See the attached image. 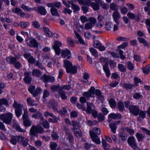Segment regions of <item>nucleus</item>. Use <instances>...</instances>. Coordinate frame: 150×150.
<instances>
[{"label":"nucleus","instance_id":"37","mask_svg":"<svg viewBox=\"0 0 150 150\" xmlns=\"http://www.w3.org/2000/svg\"><path fill=\"white\" fill-rule=\"evenodd\" d=\"M64 67L65 68L66 70V69H67L72 65V64L71 62L69 61L67 59L64 60Z\"/></svg>","mask_w":150,"mask_h":150},{"label":"nucleus","instance_id":"26","mask_svg":"<svg viewBox=\"0 0 150 150\" xmlns=\"http://www.w3.org/2000/svg\"><path fill=\"white\" fill-rule=\"evenodd\" d=\"M118 137L121 141H126L127 138V135L124 132H120L118 134Z\"/></svg>","mask_w":150,"mask_h":150},{"label":"nucleus","instance_id":"19","mask_svg":"<svg viewBox=\"0 0 150 150\" xmlns=\"http://www.w3.org/2000/svg\"><path fill=\"white\" fill-rule=\"evenodd\" d=\"M50 89L52 91L53 93L57 92L60 91L61 89L62 90V87L60 86L59 84L57 85H52L50 87Z\"/></svg>","mask_w":150,"mask_h":150},{"label":"nucleus","instance_id":"57","mask_svg":"<svg viewBox=\"0 0 150 150\" xmlns=\"http://www.w3.org/2000/svg\"><path fill=\"white\" fill-rule=\"evenodd\" d=\"M110 8L112 10L114 11H118V8L117 6L114 3H111L110 4Z\"/></svg>","mask_w":150,"mask_h":150},{"label":"nucleus","instance_id":"36","mask_svg":"<svg viewBox=\"0 0 150 150\" xmlns=\"http://www.w3.org/2000/svg\"><path fill=\"white\" fill-rule=\"evenodd\" d=\"M110 107L112 108H115L116 107V102L115 100L112 98H111L109 101Z\"/></svg>","mask_w":150,"mask_h":150},{"label":"nucleus","instance_id":"3","mask_svg":"<svg viewBox=\"0 0 150 150\" xmlns=\"http://www.w3.org/2000/svg\"><path fill=\"white\" fill-rule=\"evenodd\" d=\"M24 113L22 115V118L24 126L25 127H28L32 125V122L29 119L28 112L27 108H24Z\"/></svg>","mask_w":150,"mask_h":150},{"label":"nucleus","instance_id":"32","mask_svg":"<svg viewBox=\"0 0 150 150\" xmlns=\"http://www.w3.org/2000/svg\"><path fill=\"white\" fill-rule=\"evenodd\" d=\"M52 15L53 16H59V14L57 9L55 7H52L50 9Z\"/></svg>","mask_w":150,"mask_h":150},{"label":"nucleus","instance_id":"8","mask_svg":"<svg viewBox=\"0 0 150 150\" xmlns=\"http://www.w3.org/2000/svg\"><path fill=\"white\" fill-rule=\"evenodd\" d=\"M27 44L31 48H37L39 45L38 41L35 38H30L29 41H27Z\"/></svg>","mask_w":150,"mask_h":150},{"label":"nucleus","instance_id":"52","mask_svg":"<svg viewBox=\"0 0 150 150\" xmlns=\"http://www.w3.org/2000/svg\"><path fill=\"white\" fill-rule=\"evenodd\" d=\"M90 77L89 75V74L87 73H84L83 78V79L85 80V81H83V82H85L86 83H88V79Z\"/></svg>","mask_w":150,"mask_h":150},{"label":"nucleus","instance_id":"20","mask_svg":"<svg viewBox=\"0 0 150 150\" xmlns=\"http://www.w3.org/2000/svg\"><path fill=\"white\" fill-rule=\"evenodd\" d=\"M30 134L34 137H37L38 134L36 128V126L33 125L30 129Z\"/></svg>","mask_w":150,"mask_h":150},{"label":"nucleus","instance_id":"49","mask_svg":"<svg viewBox=\"0 0 150 150\" xmlns=\"http://www.w3.org/2000/svg\"><path fill=\"white\" fill-rule=\"evenodd\" d=\"M8 105V102L7 100L4 98L0 99V105Z\"/></svg>","mask_w":150,"mask_h":150},{"label":"nucleus","instance_id":"2","mask_svg":"<svg viewBox=\"0 0 150 150\" xmlns=\"http://www.w3.org/2000/svg\"><path fill=\"white\" fill-rule=\"evenodd\" d=\"M36 87L35 86H30L28 90L30 93L31 94L33 97H36L38 95L40 94L42 91V89L39 87H37L35 89Z\"/></svg>","mask_w":150,"mask_h":150},{"label":"nucleus","instance_id":"47","mask_svg":"<svg viewBox=\"0 0 150 150\" xmlns=\"http://www.w3.org/2000/svg\"><path fill=\"white\" fill-rule=\"evenodd\" d=\"M118 68L121 72H125L126 71V68L123 64H118Z\"/></svg>","mask_w":150,"mask_h":150},{"label":"nucleus","instance_id":"50","mask_svg":"<svg viewBox=\"0 0 150 150\" xmlns=\"http://www.w3.org/2000/svg\"><path fill=\"white\" fill-rule=\"evenodd\" d=\"M32 25L34 28L36 29H38L40 26L37 21H33L32 23Z\"/></svg>","mask_w":150,"mask_h":150},{"label":"nucleus","instance_id":"6","mask_svg":"<svg viewBox=\"0 0 150 150\" xmlns=\"http://www.w3.org/2000/svg\"><path fill=\"white\" fill-rule=\"evenodd\" d=\"M18 57H13L10 56L6 57V60L7 63L10 64H14L15 67L17 69L19 68V62H17Z\"/></svg>","mask_w":150,"mask_h":150},{"label":"nucleus","instance_id":"45","mask_svg":"<svg viewBox=\"0 0 150 150\" xmlns=\"http://www.w3.org/2000/svg\"><path fill=\"white\" fill-rule=\"evenodd\" d=\"M71 126L73 127L74 130L78 129H79V127H80L78 123L77 122L74 121H72Z\"/></svg>","mask_w":150,"mask_h":150},{"label":"nucleus","instance_id":"55","mask_svg":"<svg viewBox=\"0 0 150 150\" xmlns=\"http://www.w3.org/2000/svg\"><path fill=\"white\" fill-rule=\"evenodd\" d=\"M28 24V22L22 21L19 23V25L23 28H26Z\"/></svg>","mask_w":150,"mask_h":150},{"label":"nucleus","instance_id":"56","mask_svg":"<svg viewBox=\"0 0 150 150\" xmlns=\"http://www.w3.org/2000/svg\"><path fill=\"white\" fill-rule=\"evenodd\" d=\"M142 97V96L139 93H136L134 94L133 98L135 99L139 100Z\"/></svg>","mask_w":150,"mask_h":150},{"label":"nucleus","instance_id":"30","mask_svg":"<svg viewBox=\"0 0 150 150\" xmlns=\"http://www.w3.org/2000/svg\"><path fill=\"white\" fill-rule=\"evenodd\" d=\"M87 108H86L85 107L82 106V107L81 108V109H82L83 111H85L86 113L88 114L87 111V108L91 107V106H94V105L93 103L91 102H86Z\"/></svg>","mask_w":150,"mask_h":150},{"label":"nucleus","instance_id":"44","mask_svg":"<svg viewBox=\"0 0 150 150\" xmlns=\"http://www.w3.org/2000/svg\"><path fill=\"white\" fill-rule=\"evenodd\" d=\"M62 43L58 40H55L54 42V45H53V48H60L62 46Z\"/></svg>","mask_w":150,"mask_h":150},{"label":"nucleus","instance_id":"33","mask_svg":"<svg viewBox=\"0 0 150 150\" xmlns=\"http://www.w3.org/2000/svg\"><path fill=\"white\" fill-rule=\"evenodd\" d=\"M32 75L33 76L40 77L42 74V73L39 69H34L33 70Z\"/></svg>","mask_w":150,"mask_h":150},{"label":"nucleus","instance_id":"17","mask_svg":"<svg viewBox=\"0 0 150 150\" xmlns=\"http://www.w3.org/2000/svg\"><path fill=\"white\" fill-rule=\"evenodd\" d=\"M32 117L35 119H40L41 121H44V118L42 116V113L40 111H37L33 114Z\"/></svg>","mask_w":150,"mask_h":150},{"label":"nucleus","instance_id":"64","mask_svg":"<svg viewBox=\"0 0 150 150\" xmlns=\"http://www.w3.org/2000/svg\"><path fill=\"white\" fill-rule=\"evenodd\" d=\"M57 147V144L56 143L52 142H51L50 145V147L51 150H55V149Z\"/></svg>","mask_w":150,"mask_h":150},{"label":"nucleus","instance_id":"25","mask_svg":"<svg viewBox=\"0 0 150 150\" xmlns=\"http://www.w3.org/2000/svg\"><path fill=\"white\" fill-rule=\"evenodd\" d=\"M135 87L134 84L131 83H124L123 85V88L126 89V90H131L133 87Z\"/></svg>","mask_w":150,"mask_h":150},{"label":"nucleus","instance_id":"1","mask_svg":"<svg viewBox=\"0 0 150 150\" xmlns=\"http://www.w3.org/2000/svg\"><path fill=\"white\" fill-rule=\"evenodd\" d=\"M49 104L50 106V108H52L54 110L57 111V112L61 116L64 115L67 112L66 107H64L63 108V110H58L57 107V103L54 100H50Z\"/></svg>","mask_w":150,"mask_h":150},{"label":"nucleus","instance_id":"31","mask_svg":"<svg viewBox=\"0 0 150 150\" xmlns=\"http://www.w3.org/2000/svg\"><path fill=\"white\" fill-rule=\"evenodd\" d=\"M109 127L112 133L115 134L116 133V130L117 128L116 123H111L110 124Z\"/></svg>","mask_w":150,"mask_h":150},{"label":"nucleus","instance_id":"54","mask_svg":"<svg viewBox=\"0 0 150 150\" xmlns=\"http://www.w3.org/2000/svg\"><path fill=\"white\" fill-rule=\"evenodd\" d=\"M104 115L101 112L98 114L97 118H98L99 121H103L105 120V117Z\"/></svg>","mask_w":150,"mask_h":150},{"label":"nucleus","instance_id":"38","mask_svg":"<svg viewBox=\"0 0 150 150\" xmlns=\"http://www.w3.org/2000/svg\"><path fill=\"white\" fill-rule=\"evenodd\" d=\"M79 3L81 4L82 5L89 6L91 3L90 0H77Z\"/></svg>","mask_w":150,"mask_h":150},{"label":"nucleus","instance_id":"23","mask_svg":"<svg viewBox=\"0 0 150 150\" xmlns=\"http://www.w3.org/2000/svg\"><path fill=\"white\" fill-rule=\"evenodd\" d=\"M137 40L140 43H142L145 47L148 48L149 47V45L147 41L144 38L139 37L137 38Z\"/></svg>","mask_w":150,"mask_h":150},{"label":"nucleus","instance_id":"46","mask_svg":"<svg viewBox=\"0 0 150 150\" xmlns=\"http://www.w3.org/2000/svg\"><path fill=\"white\" fill-rule=\"evenodd\" d=\"M75 34L77 38L78 39L79 43L82 44H85V42L83 39L82 38L81 35L79 34L77 32L76 33H75Z\"/></svg>","mask_w":150,"mask_h":150},{"label":"nucleus","instance_id":"43","mask_svg":"<svg viewBox=\"0 0 150 150\" xmlns=\"http://www.w3.org/2000/svg\"><path fill=\"white\" fill-rule=\"evenodd\" d=\"M74 134L78 137L80 138L82 136V133L80 129L74 130Z\"/></svg>","mask_w":150,"mask_h":150},{"label":"nucleus","instance_id":"60","mask_svg":"<svg viewBox=\"0 0 150 150\" xmlns=\"http://www.w3.org/2000/svg\"><path fill=\"white\" fill-rule=\"evenodd\" d=\"M25 82L28 84H30L32 81V78L30 77H25L24 79Z\"/></svg>","mask_w":150,"mask_h":150},{"label":"nucleus","instance_id":"62","mask_svg":"<svg viewBox=\"0 0 150 150\" xmlns=\"http://www.w3.org/2000/svg\"><path fill=\"white\" fill-rule=\"evenodd\" d=\"M139 78H137V77H134V85L135 86H139V81L140 80Z\"/></svg>","mask_w":150,"mask_h":150},{"label":"nucleus","instance_id":"5","mask_svg":"<svg viewBox=\"0 0 150 150\" xmlns=\"http://www.w3.org/2000/svg\"><path fill=\"white\" fill-rule=\"evenodd\" d=\"M44 115L45 117L50 116L53 118V119L51 118H49L48 121L50 122L57 123L58 122V120L59 119V117H57L53 113H50L48 111L45 112L44 113Z\"/></svg>","mask_w":150,"mask_h":150},{"label":"nucleus","instance_id":"61","mask_svg":"<svg viewBox=\"0 0 150 150\" xmlns=\"http://www.w3.org/2000/svg\"><path fill=\"white\" fill-rule=\"evenodd\" d=\"M128 43L127 42H124L121 45L119 46L118 47V49H124L128 45Z\"/></svg>","mask_w":150,"mask_h":150},{"label":"nucleus","instance_id":"7","mask_svg":"<svg viewBox=\"0 0 150 150\" xmlns=\"http://www.w3.org/2000/svg\"><path fill=\"white\" fill-rule=\"evenodd\" d=\"M129 110L131 113L136 116L138 115V112L140 109L138 106L132 105H130L129 108Z\"/></svg>","mask_w":150,"mask_h":150},{"label":"nucleus","instance_id":"28","mask_svg":"<svg viewBox=\"0 0 150 150\" xmlns=\"http://www.w3.org/2000/svg\"><path fill=\"white\" fill-rule=\"evenodd\" d=\"M129 146L133 149L135 150H138L139 148L137 146L135 141H127Z\"/></svg>","mask_w":150,"mask_h":150},{"label":"nucleus","instance_id":"51","mask_svg":"<svg viewBox=\"0 0 150 150\" xmlns=\"http://www.w3.org/2000/svg\"><path fill=\"white\" fill-rule=\"evenodd\" d=\"M125 129L130 135H132L134 134V129L128 127H125Z\"/></svg>","mask_w":150,"mask_h":150},{"label":"nucleus","instance_id":"16","mask_svg":"<svg viewBox=\"0 0 150 150\" xmlns=\"http://www.w3.org/2000/svg\"><path fill=\"white\" fill-rule=\"evenodd\" d=\"M112 17L115 22L117 25H119L120 23L118 20L120 18V15L118 11L116 10L113 12L112 14Z\"/></svg>","mask_w":150,"mask_h":150},{"label":"nucleus","instance_id":"59","mask_svg":"<svg viewBox=\"0 0 150 150\" xmlns=\"http://www.w3.org/2000/svg\"><path fill=\"white\" fill-rule=\"evenodd\" d=\"M127 65L128 68L129 70H132L134 69V66L131 61L128 62Z\"/></svg>","mask_w":150,"mask_h":150},{"label":"nucleus","instance_id":"35","mask_svg":"<svg viewBox=\"0 0 150 150\" xmlns=\"http://www.w3.org/2000/svg\"><path fill=\"white\" fill-rule=\"evenodd\" d=\"M96 1L104 9H107L109 7V5L106 3L102 4L101 1L99 0H96Z\"/></svg>","mask_w":150,"mask_h":150},{"label":"nucleus","instance_id":"21","mask_svg":"<svg viewBox=\"0 0 150 150\" xmlns=\"http://www.w3.org/2000/svg\"><path fill=\"white\" fill-rule=\"evenodd\" d=\"M89 134L92 141H100V139L98 135L93 131L90 130Z\"/></svg>","mask_w":150,"mask_h":150},{"label":"nucleus","instance_id":"4","mask_svg":"<svg viewBox=\"0 0 150 150\" xmlns=\"http://www.w3.org/2000/svg\"><path fill=\"white\" fill-rule=\"evenodd\" d=\"M13 116L12 113L8 112L0 115V119L6 124H10Z\"/></svg>","mask_w":150,"mask_h":150},{"label":"nucleus","instance_id":"27","mask_svg":"<svg viewBox=\"0 0 150 150\" xmlns=\"http://www.w3.org/2000/svg\"><path fill=\"white\" fill-rule=\"evenodd\" d=\"M13 107L15 109V112L17 117H19V104L15 101H14Z\"/></svg>","mask_w":150,"mask_h":150},{"label":"nucleus","instance_id":"53","mask_svg":"<svg viewBox=\"0 0 150 150\" xmlns=\"http://www.w3.org/2000/svg\"><path fill=\"white\" fill-rule=\"evenodd\" d=\"M71 8L73 10L74 12L79 11L80 9L79 6L76 4H73Z\"/></svg>","mask_w":150,"mask_h":150},{"label":"nucleus","instance_id":"12","mask_svg":"<svg viewBox=\"0 0 150 150\" xmlns=\"http://www.w3.org/2000/svg\"><path fill=\"white\" fill-rule=\"evenodd\" d=\"M94 106H91V107L87 108L88 114H91L92 116L95 118H97L98 116V112L95 109H92Z\"/></svg>","mask_w":150,"mask_h":150},{"label":"nucleus","instance_id":"14","mask_svg":"<svg viewBox=\"0 0 150 150\" xmlns=\"http://www.w3.org/2000/svg\"><path fill=\"white\" fill-rule=\"evenodd\" d=\"M67 73L71 74H75L77 73V66L73 65L69 67L66 70Z\"/></svg>","mask_w":150,"mask_h":150},{"label":"nucleus","instance_id":"24","mask_svg":"<svg viewBox=\"0 0 150 150\" xmlns=\"http://www.w3.org/2000/svg\"><path fill=\"white\" fill-rule=\"evenodd\" d=\"M100 4L94 2H91V3L90 5L91 7L95 11H98L99 10L100 8Z\"/></svg>","mask_w":150,"mask_h":150},{"label":"nucleus","instance_id":"22","mask_svg":"<svg viewBox=\"0 0 150 150\" xmlns=\"http://www.w3.org/2000/svg\"><path fill=\"white\" fill-rule=\"evenodd\" d=\"M117 108L120 112H123L125 109L124 103L122 101H120L117 103Z\"/></svg>","mask_w":150,"mask_h":150},{"label":"nucleus","instance_id":"63","mask_svg":"<svg viewBox=\"0 0 150 150\" xmlns=\"http://www.w3.org/2000/svg\"><path fill=\"white\" fill-rule=\"evenodd\" d=\"M35 66H38L40 69L42 70H44L45 68L42 63L39 62V60L35 63Z\"/></svg>","mask_w":150,"mask_h":150},{"label":"nucleus","instance_id":"29","mask_svg":"<svg viewBox=\"0 0 150 150\" xmlns=\"http://www.w3.org/2000/svg\"><path fill=\"white\" fill-rule=\"evenodd\" d=\"M58 94L60 95L61 98L63 100H65L67 98L65 92L61 89L58 92Z\"/></svg>","mask_w":150,"mask_h":150},{"label":"nucleus","instance_id":"48","mask_svg":"<svg viewBox=\"0 0 150 150\" xmlns=\"http://www.w3.org/2000/svg\"><path fill=\"white\" fill-rule=\"evenodd\" d=\"M41 124L45 128L49 129L50 127V124L46 120L44 122H42L41 123Z\"/></svg>","mask_w":150,"mask_h":150},{"label":"nucleus","instance_id":"42","mask_svg":"<svg viewBox=\"0 0 150 150\" xmlns=\"http://www.w3.org/2000/svg\"><path fill=\"white\" fill-rule=\"evenodd\" d=\"M135 136L138 141H142V140L145 137L144 134H140L138 132H137Z\"/></svg>","mask_w":150,"mask_h":150},{"label":"nucleus","instance_id":"58","mask_svg":"<svg viewBox=\"0 0 150 150\" xmlns=\"http://www.w3.org/2000/svg\"><path fill=\"white\" fill-rule=\"evenodd\" d=\"M62 13L65 14L71 15L72 13V11L70 9L65 8L62 11Z\"/></svg>","mask_w":150,"mask_h":150},{"label":"nucleus","instance_id":"10","mask_svg":"<svg viewBox=\"0 0 150 150\" xmlns=\"http://www.w3.org/2000/svg\"><path fill=\"white\" fill-rule=\"evenodd\" d=\"M71 56V52L69 49L66 48L65 49L62 50L61 56L63 58L69 59Z\"/></svg>","mask_w":150,"mask_h":150},{"label":"nucleus","instance_id":"34","mask_svg":"<svg viewBox=\"0 0 150 150\" xmlns=\"http://www.w3.org/2000/svg\"><path fill=\"white\" fill-rule=\"evenodd\" d=\"M67 43L68 45L70 47L73 48L74 46V44L72 38L69 37L67 38Z\"/></svg>","mask_w":150,"mask_h":150},{"label":"nucleus","instance_id":"39","mask_svg":"<svg viewBox=\"0 0 150 150\" xmlns=\"http://www.w3.org/2000/svg\"><path fill=\"white\" fill-rule=\"evenodd\" d=\"M89 51L93 56L95 57H98V54L97 50L94 48L91 47L89 48Z\"/></svg>","mask_w":150,"mask_h":150},{"label":"nucleus","instance_id":"13","mask_svg":"<svg viewBox=\"0 0 150 150\" xmlns=\"http://www.w3.org/2000/svg\"><path fill=\"white\" fill-rule=\"evenodd\" d=\"M146 113L147 110H140L138 112L139 116L137 117V121L140 122H141L142 119H144L146 117Z\"/></svg>","mask_w":150,"mask_h":150},{"label":"nucleus","instance_id":"41","mask_svg":"<svg viewBox=\"0 0 150 150\" xmlns=\"http://www.w3.org/2000/svg\"><path fill=\"white\" fill-rule=\"evenodd\" d=\"M66 134L67 136V139H68V141L73 140L74 137L70 131L66 130Z\"/></svg>","mask_w":150,"mask_h":150},{"label":"nucleus","instance_id":"40","mask_svg":"<svg viewBox=\"0 0 150 150\" xmlns=\"http://www.w3.org/2000/svg\"><path fill=\"white\" fill-rule=\"evenodd\" d=\"M26 100L28 104L30 106H33L37 105V104L34 103V101L30 98H28Z\"/></svg>","mask_w":150,"mask_h":150},{"label":"nucleus","instance_id":"9","mask_svg":"<svg viewBox=\"0 0 150 150\" xmlns=\"http://www.w3.org/2000/svg\"><path fill=\"white\" fill-rule=\"evenodd\" d=\"M42 79L43 80V82L54 83L55 79L54 77L52 75L44 74L42 77Z\"/></svg>","mask_w":150,"mask_h":150},{"label":"nucleus","instance_id":"11","mask_svg":"<svg viewBox=\"0 0 150 150\" xmlns=\"http://www.w3.org/2000/svg\"><path fill=\"white\" fill-rule=\"evenodd\" d=\"M127 16L129 19H135L137 22H139L140 20L141 16L139 14H138L137 16H136L134 13L129 12L127 13Z\"/></svg>","mask_w":150,"mask_h":150},{"label":"nucleus","instance_id":"18","mask_svg":"<svg viewBox=\"0 0 150 150\" xmlns=\"http://www.w3.org/2000/svg\"><path fill=\"white\" fill-rule=\"evenodd\" d=\"M103 69L106 76L108 78L109 77L110 75V73L108 68V62H105L104 65L103 66Z\"/></svg>","mask_w":150,"mask_h":150},{"label":"nucleus","instance_id":"15","mask_svg":"<svg viewBox=\"0 0 150 150\" xmlns=\"http://www.w3.org/2000/svg\"><path fill=\"white\" fill-rule=\"evenodd\" d=\"M34 9L35 11H37L41 15H45L47 13L45 7L42 6H38L37 9H36V7H35Z\"/></svg>","mask_w":150,"mask_h":150}]
</instances>
